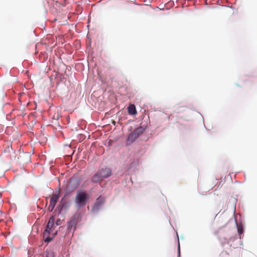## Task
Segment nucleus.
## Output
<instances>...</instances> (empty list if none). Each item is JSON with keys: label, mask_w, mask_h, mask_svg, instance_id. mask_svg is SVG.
I'll return each instance as SVG.
<instances>
[{"label": "nucleus", "mask_w": 257, "mask_h": 257, "mask_svg": "<svg viewBox=\"0 0 257 257\" xmlns=\"http://www.w3.org/2000/svg\"><path fill=\"white\" fill-rule=\"evenodd\" d=\"M57 233V230H55L54 217L52 216L49 219L46 228L43 232V239L45 242H49Z\"/></svg>", "instance_id": "1"}, {"label": "nucleus", "mask_w": 257, "mask_h": 257, "mask_svg": "<svg viewBox=\"0 0 257 257\" xmlns=\"http://www.w3.org/2000/svg\"><path fill=\"white\" fill-rule=\"evenodd\" d=\"M81 220V215L79 213L75 214L67 222L66 234L68 235L72 232V236H73L77 228V225Z\"/></svg>", "instance_id": "2"}, {"label": "nucleus", "mask_w": 257, "mask_h": 257, "mask_svg": "<svg viewBox=\"0 0 257 257\" xmlns=\"http://www.w3.org/2000/svg\"><path fill=\"white\" fill-rule=\"evenodd\" d=\"M111 174V171L109 168H102L92 177L91 181L94 183L101 182L103 179L109 177Z\"/></svg>", "instance_id": "3"}, {"label": "nucleus", "mask_w": 257, "mask_h": 257, "mask_svg": "<svg viewBox=\"0 0 257 257\" xmlns=\"http://www.w3.org/2000/svg\"><path fill=\"white\" fill-rule=\"evenodd\" d=\"M87 200V193L85 192H79L77 193L75 202L79 207L84 205Z\"/></svg>", "instance_id": "4"}, {"label": "nucleus", "mask_w": 257, "mask_h": 257, "mask_svg": "<svg viewBox=\"0 0 257 257\" xmlns=\"http://www.w3.org/2000/svg\"><path fill=\"white\" fill-rule=\"evenodd\" d=\"M59 197V193L57 194H54L52 195L50 199V205L48 209H54Z\"/></svg>", "instance_id": "5"}, {"label": "nucleus", "mask_w": 257, "mask_h": 257, "mask_svg": "<svg viewBox=\"0 0 257 257\" xmlns=\"http://www.w3.org/2000/svg\"><path fill=\"white\" fill-rule=\"evenodd\" d=\"M105 202V198L102 196L99 197L97 199L95 203V206L96 209L100 207Z\"/></svg>", "instance_id": "6"}, {"label": "nucleus", "mask_w": 257, "mask_h": 257, "mask_svg": "<svg viewBox=\"0 0 257 257\" xmlns=\"http://www.w3.org/2000/svg\"><path fill=\"white\" fill-rule=\"evenodd\" d=\"M138 135L136 134L135 132L134 131L131 134L128 136L127 139V142L128 144L132 143L134 142L138 138Z\"/></svg>", "instance_id": "7"}, {"label": "nucleus", "mask_w": 257, "mask_h": 257, "mask_svg": "<svg viewBox=\"0 0 257 257\" xmlns=\"http://www.w3.org/2000/svg\"><path fill=\"white\" fill-rule=\"evenodd\" d=\"M236 200L234 198H231L227 203V207L230 209H235L236 208Z\"/></svg>", "instance_id": "8"}, {"label": "nucleus", "mask_w": 257, "mask_h": 257, "mask_svg": "<svg viewBox=\"0 0 257 257\" xmlns=\"http://www.w3.org/2000/svg\"><path fill=\"white\" fill-rule=\"evenodd\" d=\"M128 112L131 115L137 114L136 107L134 104H130L127 107Z\"/></svg>", "instance_id": "9"}, {"label": "nucleus", "mask_w": 257, "mask_h": 257, "mask_svg": "<svg viewBox=\"0 0 257 257\" xmlns=\"http://www.w3.org/2000/svg\"><path fill=\"white\" fill-rule=\"evenodd\" d=\"M145 129L146 128L145 127L140 126L137 128L136 130H134V131L135 132L136 134L138 135V137H139L141 134H142L144 132Z\"/></svg>", "instance_id": "10"}, {"label": "nucleus", "mask_w": 257, "mask_h": 257, "mask_svg": "<svg viewBox=\"0 0 257 257\" xmlns=\"http://www.w3.org/2000/svg\"><path fill=\"white\" fill-rule=\"evenodd\" d=\"M237 230L239 234H242L243 232V228L241 225H237Z\"/></svg>", "instance_id": "11"}, {"label": "nucleus", "mask_w": 257, "mask_h": 257, "mask_svg": "<svg viewBox=\"0 0 257 257\" xmlns=\"http://www.w3.org/2000/svg\"><path fill=\"white\" fill-rule=\"evenodd\" d=\"M44 257H54L52 252H46Z\"/></svg>", "instance_id": "12"}, {"label": "nucleus", "mask_w": 257, "mask_h": 257, "mask_svg": "<svg viewBox=\"0 0 257 257\" xmlns=\"http://www.w3.org/2000/svg\"><path fill=\"white\" fill-rule=\"evenodd\" d=\"M63 220V219H61L60 218H58L56 220V224L57 225H59L62 224V222Z\"/></svg>", "instance_id": "13"}, {"label": "nucleus", "mask_w": 257, "mask_h": 257, "mask_svg": "<svg viewBox=\"0 0 257 257\" xmlns=\"http://www.w3.org/2000/svg\"><path fill=\"white\" fill-rule=\"evenodd\" d=\"M178 249H179V253H180V246H179Z\"/></svg>", "instance_id": "14"}, {"label": "nucleus", "mask_w": 257, "mask_h": 257, "mask_svg": "<svg viewBox=\"0 0 257 257\" xmlns=\"http://www.w3.org/2000/svg\"><path fill=\"white\" fill-rule=\"evenodd\" d=\"M60 210H58V213H60Z\"/></svg>", "instance_id": "15"}, {"label": "nucleus", "mask_w": 257, "mask_h": 257, "mask_svg": "<svg viewBox=\"0 0 257 257\" xmlns=\"http://www.w3.org/2000/svg\"><path fill=\"white\" fill-rule=\"evenodd\" d=\"M145 3H147V1H145ZM146 5H148V3H146Z\"/></svg>", "instance_id": "16"}, {"label": "nucleus", "mask_w": 257, "mask_h": 257, "mask_svg": "<svg viewBox=\"0 0 257 257\" xmlns=\"http://www.w3.org/2000/svg\"><path fill=\"white\" fill-rule=\"evenodd\" d=\"M0 198H1V194H0Z\"/></svg>", "instance_id": "17"}]
</instances>
